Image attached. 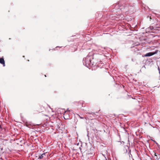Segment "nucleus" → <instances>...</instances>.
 <instances>
[{"mask_svg":"<svg viewBox=\"0 0 160 160\" xmlns=\"http://www.w3.org/2000/svg\"><path fill=\"white\" fill-rule=\"evenodd\" d=\"M156 52H149L146 53L144 55V57H149L152 56L156 53Z\"/></svg>","mask_w":160,"mask_h":160,"instance_id":"f257e3e1","label":"nucleus"},{"mask_svg":"<svg viewBox=\"0 0 160 160\" xmlns=\"http://www.w3.org/2000/svg\"><path fill=\"white\" fill-rule=\"evenodd\" d=\"M0 63L2 64L4 66H5V61L3 58H0Z\"/></svg>","mask_w":160,"mask_h":160,"instance_id":"f03ea898","label":"nucleus"},{"mask_svg":"<svg viewBox=\"0 0 160 160\" xmlns=\"http://www.w3.org/2000/svg\"><path fill=\"white\" fill-rule=\"evenodd\" d=\"M45 156V153H44L42 154V155H40L39 156V157L38 158V159H42Z\"/></svg>","mask_w":160,"mask_h":160,"instance_id":"7ed1b4c3","label":"nucleus"},{"mask_svg":"<svg viewBox=\"0 0 160 160\" xmlns=\"http://www.w3.org/2000/svg\"><path fill=\"white\" fill-rule=\"evenodd\" d=\"M78 115L79 116V118L81 119H83V118L81 117L78 114Z\"/></svg>","mask_w":160,"mask_h":160,"instance_id":"20e7f679","label":"nucleus"},{"mask_svg":"<svg viewBox=\"0 0 160 160\" xmlns=\"http://www.w3.org/2000/svg\"><path fill=\"white\" fill-rule=\"evenodd\" d=\"M87 114H92V115H93V114H94V113H89V112H88V113H87Z\"/></svg>","mask_w":160,"mask_h":160,"instance_id":"39448f33","label":"nucleus"},{"mask_svg":"<svg viewBox=\"0 0 160 160\" xmlns=\"http://www.w3.org/2000/svg\"><path fill=\"white\" fill-rule=\"evenodd\" d=\"M67 113H68L67 111H65V114H64V115H65V114H67Z\"/></svg>","mask_w":160,"mask_h":160,"instance_id":"423d86ee","label":"nucleus"},{"mask_svg":"<svg viewBox=\"0 0 160 160\" xmlns=\"http://www.w3.org/2000/svg\"><path fill=\"white\" fill-rule=\"evenodd\" d=\"M150 19H151V17H150Z\"/></svg>","mask_w":160,"mask_h":160,"instance_id":"0eeeda50","label":"nucleus"},{"mask_svg":"<svg viewBox=\"0 0 160 160\" xmlns=\"http://www.w3.org/2000/svg\"><path fill=\"white\" fill-rule=\"evenodd\" d=\"M1 128V126H0V128Z\"/></svg>","mask_w":160,"mask_h":160,"instance_id":"6e6552de","label":"nucleus"}]
</instances>
